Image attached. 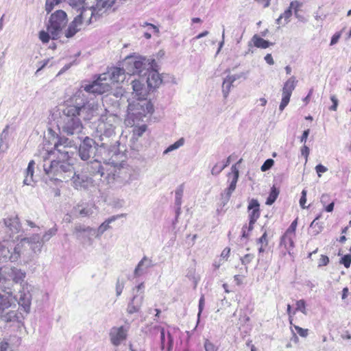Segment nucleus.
Instances as JSON below:
<instances>
[{
  "instance_id": "412c9836",
  "label": "nucleus",
  "mask_w": 351,
  "mask_h": 351,
  "mask_svg": "<svg viewBox=\"0 0 351 351\" xmlns=\"http://www.w3.org/2000/svg\"><path fill=\"white\" fill-rule=\"evenodd\" d=\"M144 300L143 293H136L133 295L127 306V312L128 314H134L139 312Z\"/></svg>"
},
{
  "instance_id": "cd10ccee",
  "label": "nucleus",
  "mask_w": 351,
  "mask_h": 351,
  "mask_svg": "<svg viewBox=\"0 0 351 351\" xmlns=\"http://www.w3.org/2000/svg\"><path fill=\"white\" fill-rule=\"evenodd\" d=\"M93 213V207L86 206L85 207H82L80 205H77L73 208V214L76 215H80L81 217H87L90 216Z\"/></svg>"
},
{
  "instance_id": "bb28decb",
  "label": "nucleus",
  "mask_w": 351,
  "mask_h": 351,
  "mask_svg": "<svg viewBox=\"0 0 351 351\" xmlns=\"http://www.w3.org/2000/svg\"><path fill=\"white\" fill-rule=\"evenodd\" d=\"M250 221L256 222L260 216L259 204L257 200L252 199L248 205Z\"/></svg>"
},
{
  "instance_id": "c756f323",
  "label": "nucleus",
  "mask_w": 351,
  "mask_h": 351,
  "mask_svg": "<svg viewBox=\"0 0 351 351\" xmlns=\"http://www.w3.org/2000/svg\"><path fill=\"white\" fill-rule=\"evenodd\" d=\"M252 41L253 42L254 45L257 48L267 49L269 46L272 45V43L262 38L257 34L253 36Z\"/></svg>"
},
{
  "instance_id": "de8ad7c7",
  "label": "nucleus",
  "mask_w": 351,
  "mask_h": 351,
  "mask_svg": "<svg viewBox=\"0 0 351 351\" xmlns=\"http://www.w3.org/2000/svg\"><path fill=\"white\" fill-rule=\"evenodd\" d=\"M292 16V11L287 8L282 14H280V18L284 19V25L287 24L290 21V18Z\"/></svg>"
},
{
  "instance_id": "2f4dec72",
  "label": "nucleus",
  "mask_w": 351,
  "mask_h": 351,
  "mask_svg": "<svg viewBox=\"0 0 351 351\" xmlns=\"http://www.w3.org/2000/svg\"><path fill=\"white\" fill-rule=\"evenodd\" d=\"M295 236H292L291 234L285 233L284 235L281 238L280 244L284 245L285 247L290 251L291 249L294 247V242L293 239Z\"/></svg>"
},
{
  "instance_id": "052dcab7",
  "label": "nucleus",
  "mask_w": 351,
  "mask_h": 351,
  "mask_svg": "<svg viewBox=\"0 0 351 351\" xmlns=\"http://www.w3.org/2000/svg\"><path fill=\"white\" fill-rule=\"evenodd\" d=\"M329 263V258L327 256L322 255L318 263V267L325 266Z\"/></svg>"
},
{
  "instance_id": "72a5a7b5",
  "label": "nucleus",
  "mask_w": 351,
  "mask_h": 351,
  "mask_svg": "<svg viewBox=\"0 0 351 351\" xmlns=\"http://www.w3.org/2000/svg\"><path fill=\"white\" fill-rule=\"evenodd\" d=\"M229 158H228L226 162H220L215 164L211 169L212 175H219L229 165Z\"/></svg>"
},
{
  "instance_id": "37998d69",
  "label": "nucleus",
  "mask_w": 351,
  "mask_h": 351,
  "mask_svg": "<svg viewBox=\"0 0 351 351\" xmlns=\"http://www.w3.org/2000/svg\"><path fill=\"white\" fill-rule=\"evenodd\" d=\"M306 302L304 300H298L296 302L295 311H300L303 314L306 315L307 311H306Z\"/></svg>"
},
{
  "instance_id": "423d86ee",
  "label": "nucleus",
  "mask_w": 351,
  "mask_h": 351,
  "mask_svg": "<svg viewBox=\"0 0 351 351\" xmlns=\"http://www.w3.org/2000/svg\"><path fill=\"white\" fill-rule=\"evenodd\" d=\"M153 112V106L146 99H138L130 102L128 108L126 121L129 124H135L143 117Z\"/></svg>"
},
{
  "instance_id": "603ef678",
  "label": "nucleus",
  "mask_w": 351,
  "mask_h": 351,
  "mask_svg": "<svg viewBox=\"0 0 351 351\" xmlns=\"http://www.w3.org/2000/svg\"><path fill=\"white\" fill-rule=\"evenodd\" d=\"M204 305H205L204 295H202V296L199 298V305H198V313H197L198 319H199L200 315L204 310Z\"/></svg>"
},
{
  "instance_id": "13d9d810",
  "label": "nucleus",
  "mask_w": 351,
  "mask_h": 351,
  "mask_svg": "<svg viewBox=\"0 0 351 351\" xmlns=\"http://www.w3.org/2000/svg\"><path fill=\"white\" fill-rule=\"evenodd\" d=\"M295 329L300 336L302 337H306L308 335V330L304 329L298 326H294Z\"/></svg>"
},
{
  "instance_id": "f03ea898",
  "label": "nucleus",
  "mask_w": 351,
  "mask_h": 351,
  "mask_svg": "<svg viewBox=\"0 0 351 351\" xmlns=\"http://www.w3.org/2000/svg\"><path fill=\"white\" fill-rule=\"evenodd\" d=\"M126 74L125 67H113L107 73L101 74L91 84L85 85L84 90L94 94H104L110 90V84L123 82Z\"/></svg>"
},
{
  "instance_id": "49530a36",
  "label": "nucleus",
  "mask_w": 351,
  "mask_h": 351,
  "mask_svg": "<svg viewBox=\"0 0 351 351\" xmlns=\"http://www.w3.org/2000/svg\"><path fill=\"white\" fill-rule=\"evenodd\" d=\"M205 351H218V347L208 339H206L204 343Z\"/></svg>"
},
{
  "instance_id": "ddd939ff",
  "label": "nucleus",
  "mask_w": 351,
  "mask_h": 351,
  "mask_svg": "<svg viewBox=\"0 0 351 351\" xmlns=\"http://www.w3.org/2000/svg\"><path fill=\"white\" fill-rule=\"evenodd\" d=\"M239 169L236 165H232L231 167V173H229V179H231L228 186L221 193V198L219 201V206L221 208H217V212L219 213L222 210L223 206H225L230 200L232 193L234 191L237 183L239 178Z\"/></svg>"
},
{
  "instance_id": "20e7f679",
  "label": "nucleus",
  "mask_w": 351,
  "mask_h": 351,
  "mask_svg": "<svg viewBox=\"0 0 351 351\" xmlns=\"http://www.w3.org/2000/svg\"><path fill=\"white\" fill-rule=\"evenodd\" d=\"M84 86H82V88L77 90L72 101L73 104H68L69 107H74L77 109V113H75L79 118L84 120H90L95 116L98 110V104L94 101H88L85 95V93H89L84 90Z\"/></svg>"
},
{
  "instance_id": "79ce46f5",
  "label": "nucleus",
  "mask_w": 351,
  "mask_h": 351,
  "mask_svg": "<svg viewBox=\"0 0 351 351\" xmlns=\"http://www.w3.org/2000/svg\"><path fill=\"white\" fill-rule=\"evenodd\" d=\"M254 258V256L252 254H245L244 256L241 257L240 260H241V263L245 266V270L246 273L247 272V265L252 261Z\"/></svg>"
},
{
  "instance_id": "f8f14e48",
  "label": "nucleus",
  "mask_w": 351,
  "mask_h": 351,
  "mask_svg": "<svg viewBox=\"0 0 351 351\" xmlns=\"http://www.w3.org/2000/svg\"><path fill=\"white\" fill-rule=\"evenodd\" d=\"M57 228L53 227L48 230L42 237L38 234H34L30 237L23 238V241H26L34 254L41 252L43 243L49 241L56 234Z\"/></svg>"
},
{
  "instance_id": "2eb2a0df",
  "label": "nucleus",
  "mask_w": 351,
  "mask_h": 351,
  "mask_svg": "<svg viewBox=\"0 0 351 351\" xmlns=\"http://www.w3.org/2000/svg\"><path fill=\"white\" fill-rule=\"evenodd\" d=\"M73 234L77 239L82 241L84 244L92 245L93 237H96V229L84 225H77L74 228Z\"/></svg>"
},
{
  "instance_id": "7ed1b4c3",
  "label": "nucleus",
  "mask_w": 351,
  "mask_h": 351,
  "mask_svg": "<svg viewBox=\"0 0 351 351\" xmlns=\"http://www.w3.org/2000/svg\"><path fill=\"white\" fill-rule=\"evenodd\" d=\"M97 8L96 10H84L82 12L77 14L65 31V36L68 38H72L78 32L102 16L103 8Z\"/></svg>"
},
{
  "instance_id": "6e6552de",
  "label": "nucleus",
  "mask_w": 351,
  "mask_h": 351,
  "mask_svg": "<svg viewBox=\"0 0 351 351\" xmlns=\"http://www.w3.org/2000/svg\"><path fill=\"white\" fill-rule=\"evenodd\" d=\"M75 113L77 109L74 107H69L67 105L63 110V132L67 135L79 134L83 130V125L79 118Z\"/></svg>"
},
{
  "instance_id": "393cba45",
  "label": "nucleus",
  "mask_w": 351,
  "mask_h": 351,
  "mask_svg": "<svg viewBox=\"0 0 351 351\" xmlns=\"http://www.w3.org/2000/svg\"><path fill=\"white\" fill-rule=\"evenodd\" d=\"M4 223L10 229L12 234L19 232L21 228L19 218L17 216L5 219Z\"/></svg>"
},
{
  "instance_id": "a18cd8bd",
  "label": "nucleus",
  "mask_w": 351,
  "mask_h": 351,
  "mask_svg": "<svg viewBox=\"0 0 351 351\" xmlns=\"http://www.w3.org/2000/svg\"><path fill=\"white\" fill-rule=\"evenodd\" d=\"M303 3L299 1H292L289 4V8L291 11L293 10L294 13L298 12Z\"/></svg>"
},
{
  "instance_id": "6e6d98bb",
  "label": "nucleus",
  "mask_w": 351,
  "mask_h": 351,
  "mask_svg": "<svg viewBox=\"0 0 351 351\" xmlns=\"http://www.w3.org/2000/svg\"><path fill=\"white\" fill-rule=\"evenodd\" d=\"M50 32H45L44 31H42L40 32L39 38L41 40V41L44 43H48L50 39L49 36Z\"/></svg>"
},
{
  "instance_id": "1a4fd4ad",
  "label": "nucleus",
  "mask_w": 351,
  "mask_h": 351,
  "mask_svg": "<svg viewBox=\"0 0 351 351\" xmlns=\"http://www.w3.org/2000/svg\"><path fill=\"white\" fill-rule=\"evenodd\" d=\"M110 162L101 164V162L97 159L91 161L87 165V170L91 174H99L101 178H104L108 183H110L114 180L116 172V167L118 165L114 160Z\"/></svg>"
},
{
  "instance_id": "6ab92c4d",
  "label": "nucleus",
  "mask_w": 351,
  "mask_h": 351,
  "mask_svg": "<svg viewBox=\"0 0 351 351\" xmlns=\"http://www.w3.org/2000/svg\"><path fill=\"white\" fill-rule=\"evenodd\" d=\"M71 181L73 186L77 190H88L94 186L93 179L84 173H74Z\"/></svg>"
},
{
  "instance_id": "58836bf2",
  "label": "nucleus",
  "mask_w": 351,
  "mask_h": 351,
  "mask_svg": "<svg viewBox=\"0 0 351 351\" xmlns=\"http://www.w3.org/2000/svg\"><path fill=\"white\" fill-rule=\"evenodd\" d=\"M154 330L159 331L160 334V348L164 350L165 348V330L160 326H155Z\"/></svg>"
},
{
  "instance_id": "774afa93",
  "label": "nucleus",
  "mask_w": 351,
  "mask_h": 351,
  "mask_svg": "<svg viewBox=\"0 0 351 351\" xmlns=\"http://www.w3.org/2000/svg\"><path fill=\"white\" fill-rule=\"evenodd\" d=\"M230 248L229 247H226L223 249V250L221 252V257L227 260L228 258L230 256Z\"/></svg>"
},
{
  "instance_id": "0eeeda50",
  "label": "nucleus",
  "mask_w": 351,
  "mask_h": 351,
  "mask_svg": "<svg viewBox=\"0 0 351 351\" xmlns=\"http://www.w3.org/2000/svg\"><path fill=\"white\" fill-rule=\"evenodd\" d=\"M119 122L118 117L106 110L95 123V135L103 141L104 137H110L114 134L116 125Z\"/></svg>"
},
{
  "instance_id": "a878e982",
  "label": "nucleus",
  "mask_w": 351,
  "mask_h": 351,
  "mask_svg": "<svg viewBox=\"0 0 351 351\" xmlns=\"http://www.w3.org/2000/svg\"><path fill=\"white\" fill-rule=\"evenodd\" d=\"M152 267V261L151 259L146 256H144L141 261L138 263L137 266L134 269V276L138 277L143 274V271L145 269H148Z\"/></svg>"
},
{
  "instance_id": "5fc2aeb1",
  "label": "nucleus",
  "mask_w": 351,
  "mask_h": 351,
  "mask_svg": "<svg viewBox=\"0 0 351 351\" xmlns=\"http://www.w3.org/2000/svg\"><path fill=\"white\" fill-rule=\"evenodd\" d=\"M124 288V282L118 280L116 283V294L117 296L121 295Z\"/></svg>"
},
{
  "instance_id": "c85d7f7f",
  "label": "nucleus",
  "mask_w": 351,
  "mask_h": 351,
  "mask_svg": "<svg viewBox=\"0 0 351 351\" xmlns=\"http://www.w3.org/2000/svg\"><path fill=\"white\" fill-rule=\"evenodd\" d=\"M10 298L8 292L0 293V313L11 306Z\"/></svg>"
},
{
  "instance_id": "4468645a",
  "label": "nucleus",
  "mask_w": 351,
  "mask_h": 351,
  "mask_svg": "<svg viewBox=\"0 0 351 351\" xmlns=\"http://www.w3.org/2000/svg\"><path fill=\"white\" fill-rule=\"evenodd\" d=\"M97 146V144L93 138L88 136L85 137L79 147L78 154L80 158L86 161L94 157Z\"/></svg>"
},
{
  "instance_id": "09e8293b",
  "label": "nucleus",
  "mask_w": 351,
  "mask_h": 351,
  "mask_svg": "<svg viewBox=\"0 0 351 351\" xmlns=\"http://www.w3.org/2000/svg\"><path fill=\"white\" fill-rule=\"evenodd\" d=\"M10 252L8 247H5L0 243V261L6 259L9 256Z\"/></svg>"
},
{
  "instance_id": "0e129e2a",
  "label": "nucleus",
  "mask_w": 351,
  "mask_h": 351,
  "mask_svg": "<svg viewBox=\"0 0 351 351\" xmlns=\"http://www.w3.org/2000/svg\"><path fill=\"white\" fill-rule=\"evenodd\" d=\"M146 125H143L141 127H138V128L135 129L134 131V135H136L137 136H141L146 130Z\"/></svg>"
},
{
  "instance_id": "f704fd0d",
  "label": "nucleus",
  "mask_w": 351,
  "mask_h": 351,
  "mask_svg": "<svg viewBox=\"0 0 351 351\" xmlns=\"http://www.w3.org/2000/svg\"><path fill=\"white\" fill-rule=\"evenodd\" d=\"M184 185L180 184L175 190V205L182 206V196L184 193Z\"/></svg>"
},
{
  "instance_id": "c9c22d12",
  "label": "nucleus",
  "mask_w": 351,
  "mask_h": 351,
  "mask_svg": "<svg viewBox=\"0 0 351 351\" xmlns=\"http://www.w3.org/2000/svg\"><path fill=\"white\" fill-rule=\"evenodd\" d=\"M185 143V139L184 138H180L173 144L169 145L166 149L164 150L163 154H167L174 150H176L184 145Z\"/></svg>"
},
{
  "instance_id": "c03bdc74",
  "label": "nucleus",
  "mask_w": 351,
  "mask_h": 351,
  "mask_svg": "<svg viewBox=\"0 0 351 351\" xmlns=\"http://www.w3.org/2000/svg\"><path fill=\"white\" fill-rule=\"evenodd\" d=\"M63 0H46L45 10L49 13L54 8L55 5L61 3Z\"/></svg>"
},
{
  "instance_id": "473e14b6",
  "label": "nucleus",
  "mask_w": 351,
  "mask_h": 351,
  "mask_svg": "<svg viewBox=\"0 0 351 351\" xmlns=\"http://www.w3.org/2000/svg\"><path fill=\"white\" fill-rule=\"evenodd\" d=\"M8 129V126H6L0 135V154L4 153L8 148V143L6 141Z\"/></svg>"
},
{
  "instance_id": "aec40b11",
  "label": "nucleus",
  "mask_w": 351,
  "mask_h": 351,
  "mask_svg": "<svg viewBox=\"0 0 351 351\" xmlns=\"http://www.w3.org/2000/svg\"><path fill=\"white\" fill-rule=\"evenodd\" d=\"M158 65L156 62H154L153 68L150 69L147 72V86L150 89L158 88L162 83V80L157 70Z\"/></svg>"
},
{
  "instance_id": "e433bc0d",
  "label": "nucleus",
  "mask_w": 351,
  "mask_h": 351,
  "mask_svg": "<svg viewBox=\"0 0 351 351\" xmlns=\"http://www.w3.org/2000/svg\"><path fill=\"white\" fill-rule=\"evenodd\" d=\"M140 26L143 28H146L145 31L147 32H150V34H152V35H158L159 34L158 27L152 23L144 22L143 23H141Z\"/></svg>"
},
{
  "instance_id": "39448f33",
  "label": "nucleus",
  "mask_w": 351,
  "mask_h": 351,
  "mask_svg": "<svg viewBox=\"0 0 351 351\" xmlns=\"http://www.w3.org/2000/svg\"><path fill=\"white\" fill-rule=\"evenodd\" d=\"M155 60L142 56H128L123 63L128 75L146 76L150 69L153 68Z\"/></svg>"
},
{
  "instance_id": "ea45409f",
  "label": "nucleus",
  "mask_w": 351,
  "mask_h": 351,
  "mask_svg": "<svg viewBox=\"0 0 351 351\" xmlns=\"http://www.w3.org/2000/svg\"><path fill=\"white\" fill-rule=\"evenodd\" d=\"M319 218V216H317L310 224V228H312V234L313 235L318 234L322 230V227L320 226L316 221Z\"/></svg>"
},
{
  "instance_id": "8fccbe9b",
  "label": "nucleus",
  "mask_w": 351,
  "mask_h": 351,
  "mask_svg": "<svg viewBox=\"0 0 351 351\" xmlns=\"http://www.w3.org/2000/svg\"><path fill=\"white\" fill-rule=\"evenodd\" d=\"M298 221L297 219H295L290 225V226L288 228L287 231L285 232L286 234H291L292 236H295V230L297 228Z\"/></svg>"
},
{
  "instance_id": "9b49d317",
  "label": "nucleus",
  "mask_w": 351,
  "mask_h": 351,
  "mask_svg": "<svg viewBox=\"0 0 351 351\" xmlns=\"http://www.w3.org/2000/svg\"><path fill=\"white\" fill-rule=\"evenodd\" d=\"M66 23L67 15L64 11L59 10L51 15L47 25V31L50 32L52 39L58 37Z\"/></svg>"
},
{
  "instance_id": "b1692460",
  "label": "nucleus",
  "mask_w": 351,
  "mask_h": 351,
  "mask_svg": "<svg viewBox=\"0 0 351 351\" xmlns=\"http://www.w3.org/2000/svg\"><path fill=\"white\" fill-rule=\"evenodd\" d=\"M241 75L237 74V75H228L223 82L222 84V93L224 98H227L231 87L232 86V84L238 79L241 77Z\"/></svg>"
},
{
  "instance_id": "e2e57ef3",
  "label": "nucleus",
  "mask_w": 351,
  "mask_h": 351,
  "mask_svg": "<svg viewBox=\"0 0 351 351\" xmlns=\"http://www.w3.org/2000/svg\"><path fill=\"white\" fill-rule=\"evenodd\" d=\"M287 314H288V315H289V323H290V324H292V322H293V315L295 314L296 311H295V309L293 311H291V305H290V304H288V305H287Z\"/></svg>"
},
{
  "instance_id": "4c0bfd02",
  "label": "nucleus",
  "mask_w": 351,
  "mask_h": 351,
  "mask_svg": "<svg viewBox=\"0 0 351 351\" xmlns=\"http://www.w3.org/2000/svg\"><path fill=\"white\" fill-rule=\"evenodd\" d=\"M279 194V191L275 187L273 186L271 189V191L269 193V195L266 200V204L267 205H271L274 203L276 199H277Z\"/></svg>"
},
{
  "instance_id": "3c124183",
  "label": "nucleus",
  "mask_w": 351,
  "mask_h": 351,
  "mask_svg": "<svg viewBox=\"0 0 351 351\" xmlns=\"http://www.w3.org/2000/svg\"><path fill=\"white\" fill-rule=\"evenodd\" d=\"M274 161L273 159L269 158L266 160L261 167V171H266L269 170L274 165Z\"/></svg>"
},
{
  "instance_id": "bf43d9fd",
  "label": "nucleus",
  "mask_w": 351,
  "mask_h": 351,
  "mask_svg": "<svg viewBox=\"0 0 351 351\" xmlns=\"http://www.w3.org/2000/svg\"><path fill=\"white\" fill-rule=\"evenodd\" d=\"M330 100L332 102V105L330 107V110L332 111H336L338 106L339 101L335 95H331Z\"/></svg>"
},
{
  "instance_id": "680f3d73",
  "label": "nucleus",
  "mask_w": 351,
  "mask_h": 351,
  "mask_svg": "<svg viewBox=\"0 0 351 351\" xmlns=\"http://www.w3.org/2000/svg\"><path fill=\"white\" fill-rule=\"evenodd\" d=\"M306 202V191L304 189L302 191V196L300 199V204L302 208H306V206H305Z\"/></svg>"
},
{
  "instance_id": "a211bd4d",
  "label": "nucleus",
  "mask_w": 351,
  "mask_h": 351,
  "mask_svg": "<svg viewBox=\"0 0 351 351\" xmlns=\"http://www.w3.org/2000/svg\"><path fill=\"white\" fill-rule=\"evenodd\" d=\"M129 326H114L109 332L111 343L114 346H119L127 339Z\"/></svg>"
},
{
  "instance_id": "dca6fc26",
  "label": "nucleus",
  "mask_w": 351,
  "mask_h": 351,
  "mask_svg": "<svg viewBox=\"0 0 351 351\" xmlns=\"http://www.w3.org/2000/svg\"><path fill=\"white\" fill-rule=\"evenodd\" d=\"M298 83L295 76L289 77L285 83L282 89V100L279 106V110L282 111L288 105L291 94Z\"/></svg>"
},
{
  "instance_id": "69168bd1",
  "label": "nucleus",
  "mask_w": 351,
  "mask_h": 351,
  "mask_svg": "<svg viewBox=\"0 0 351 351\" xmlns=\"http://www.w3.org/2000/svg\"><path fill=\"white\" fill-rule=\"evenodd\" d=\"M315 170L317 173L318 176L321 177V173L326 172L328 169L324 165L319 164L315 167Z\"/></svg>"
},
{
  "instance_id": "a19ab883",
  "label": "nucleus",
  "mask_w": 351,
  "mask_h": 351,
  "mask_svg": "<svg viewBox=\"0 0 351 351\" xmlns=\"http://www.w3.org/2000/svg\"><path fill=\"white\" fill-rule=\"evenodd\" d=\"M186 276L194 283L195 287L197 285L199 281V278L197 277L194 268L188 269Z\"/></svg>"
},
{
  "instance_id": "864d4df0",
  "label": "nucleus",
  "mask_w": 351,
  "mask_h": 351,
  "mask_svg": "<svg viewBox=\"0 0 351 351\" xmlns=\"http://www.w3.org/2000/svg\"><path fill=\"white\" fill-rule=\"evenodd\" d=\"M340 263L343 264L346 268L350 267L351 264V256L349 254L343 256L341 258Z\"/></svg>"
},
{
  "instance_id": "4d7b16f0",
  "label": "nucleus",
  "mask_w": 351,
  "mask_h": 351,
  "mask_svg": "<svg viewBox=\"0 0 351 351\" xmlns=\"http://www.w3.org/2000/svg\"><path fill=\"white\" fill-rule=\"evenodd\" d=\"M250 320V317L245 313H241L239 315V321L240 325H244Z\"/></svg>"
},
{
  "instance_id": "4be33fe9",
  "label": "nucleus",
  "mask_w": 351,
  "mask_h": 351,
  "mask_svg": "<svg viewBox=\"0 0 351 351\" xmlns=\"http://www.w3.org/2000/svg\"><path fill=\"white\" fill-rule=\"evenodd\" d=\"M132 86L133 89L132 95L136 99H146L148 94L147 88L139 80H132Z\"/></svg>"
},
{
  "instance_id": "5701e85b",
  "label": "nucleus",
  "mask_w": 351,
  "mask_h": 351,
  "mask_svg": "<svg viewBox=\"0 0 351 351\" xmlns=\"http://www.w3.org/2000/svg\"><path fill=\"white\" fill-rule=\"evenodd\" d=\"M126 216V214L122 213L120 215H113L108 219H107L104 222H103L99 228L96 230V237H99L101 235H102L104 232H106L107 230L110 228V224L117 219L124 217Z\"/></svg>"
},
{
  "instance_id": "338daca9",
  "label": "nucleus",
  "mask_w": 351,
  "mask_h": 351,
  "mask_svg": "<svg viewBox=\"0 0 351 351\" xmlns=\"http://www.w3.org/2000/svg\"><path fill=\"white\" fill-rule=\"evenodd\" d=\"M167 350L170 351L173 348V339L171 334L169 332H167Z\"/></svg>"
},
{
  "instance_id": "f3484780",
  "label": "nucleus",
  "mask_w": 351,
  "mask_h": 351,
  "mask_svg": "<svg viewBox=\"0 0 351 351\" xmlns=\"http://www.w3.org/2000/svg\"><path fill=\"white\" fill-rule=\"evenodd\" d=\"M40 293V289L32 285H23V311L29 313L32 300Z\"/></svg>"
},
{
  "instance_id": "9d476101",
  "label": "nucleus",
  "mask_w": 351,
  "mask_h": 351,
  "mask_svg": "<svg viewBox=\"0 0 351 351\" xmlns=\"http://www.w3.org/2000/svg\"><path fill=\"white\" fill-rule=\"evenodd\" d=\"M68 3L78 14L84 10H96L99 8H103L104 14L116 3V0H97L95 4L92 5L86 0H69Z\"/></svg>"
},
{
  "instance_id": "f257e3e1",
  "label": "nucleus",
  "mask_w": 351,
  "mask_h": 351,
  "mask_svg": "<svg viewBox=\"0 0 351 351\" xmlns=\"http://www.w3.org/2000/svg\"><path fill=\"white\" fill-rule=\"evenodd\" d=\"M69 143L68 139L61 138L55 144L53 151H47L42 154L43 169L46 174L49 176H58L73 170L71 152L68 150Z\"/></svg>"
},
{
  "instance_id": "7c9ffc66",
  "label": "nucleus",
  "mask_w": 351,
  "mask_h": 351,
  "mask_svg": "<svg viewBox=\"0 0 351 351\" xmlns=\"http://www.w3.org/2000/svg\"><path fill=\"white\" fill-rule=\"evenodd\" d=\"M34 166H35L34 161L31 160L29 162L28 167L26 170V176H25V178L23 180V184L29 185L32 184V182H34L33 174H34Z\"/></svg>"
}]
</instances>
